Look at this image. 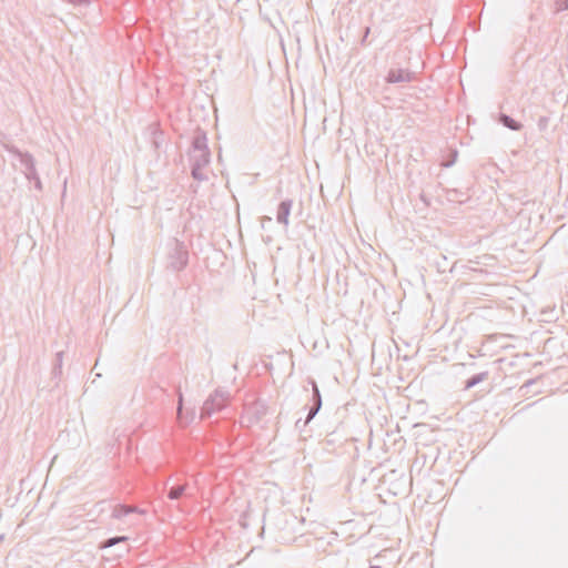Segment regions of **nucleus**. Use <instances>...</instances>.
Wrapping results in <instances>:
<instances>
[{"label":"nucleus","instance_id":"f257e3e1","mask_svg":"<svg viewBox=\"0 0 568 568\" xmlns=\"http://www.w3.org/2000/svg\"><path fill=\"white\" fill-rule=\"evenodd\" d=\"M189 156L192 176L197 181L207 180L204 169L207 168L211 162V152L207 146V136L205 133H199L193 138Z\"/></svg>","mask_w":568,"mask_h":568},{"label":"nucleus","instance_id":"f03ea898","mask_svg":"<svg viewBox=\"0 0 568 568\" xmlns=\"http://www.w3.org/2000/svg\"><path fill=\"white\" fill-rule=\"evenodd\" d=\"M230 399V393L226 389L217 388L204 402L201 409V418L210 417L216 412L223 409Z\"/></svg>","mask_w":568,"mask_h":568},{"label":"nucleus","instance_id":"7ed1b4c3","mask_svg":"<svg viewBox=\"0 0 568 568\" xmlns=\"http://www.w3.org/2000/svg\"><path fill=\"white\" fill-rule=\"evenodd\" d=\"M189 261V252L184 243L174 241L169 254V265L174 271L184 268Z\"/></svg>","mask_w":568,"mask_h":568},{"label":"nucleus","instance_id":"20e7f679","mask_svg":"<svg viewBox=\"0 0 568 568\" xmlns=\"http://www.w3.org/2000/svg\"><path fill=\"white\" fill-rule=\"evenodd\" d=\"M414 80V73L408 69H390L386 77L387 83H403Z\"/></svg>","mask_w":568,"mask_h":568},{"label":"nucleus","instance_id":"39448f33","mask_svg":"<svg viewBox=\"0 0 568 568\" xmlns=\"http://www.w3.org/2000/svg\"><path fill=\"white\" fill-rule=\"evenodd\" d=\"M312 389H313V396H312V406L308 409L307 417L304 422V425L308 424L318 413V410L322 407V396L318 389V386L315 382H312Z\"/></svg>","mask_w":568,"mask_h":568},{"label":"nucleus","instance_id":"423d86ee","mask_svg":"<svg viewBox=\"0 0 568 568\" xmlns=\"http://www.w3.org/2000/svg\"><path fill=\"white\" fill-rule=\"evenodd\" d=\"M293 206L292 200H284L280 203L277 209L276 221L283 224L285 227L288 226V216Z\"/></svg>","mask_w":568,"mask_h":568},{"label":"nucleus","instance_id":"0eeeda50","mask_svg":"<svg viewBox=\"0 0 568 568\" xmlns=\"http://www.w3.org/2000/svg\"><path fill=\"white\" fill-rule=\"evenodd\" d=\"M499 121L503 123V125L513 131H519L521 129V124L507 114H500Z\"/></svg>","mask_w":568,"mask_h":568},{"label":"nucleus","instance_id":"6e6552de","mask_svg":"<svg viewBox=\"0 0 568 568\" xmlns=\"http://www.w3.org/2000/svg\"><path fill=\"white\" fill-rule=\"evenodd\" d=\"M17 156L20 159V163L23 166V170L30 169L36 164L33 156L29 153H22L17 150Z\"/></svg>","mask_w":568,"mask_h":568},{"label":"nucleus","instance_id":"1a4fd4ad","mask_svg":"<svg viewBox=\"0 0 568 568\" xmlns=\"http://www.w3.org/2000/svg\"><path fill=\"white\" fill-rule=\"evenodd\" d=\"M187 489V486L186 485H181V486H176V487H172L169 493H168V498L171 499V500H176L179 499L183 494H185Z\"/></svg>","mask_w":568,"mask_h":568},{"label":"nucleus","instance_id":"9d476101","mask_svg":"<svg viewBox=\"0 0 568 568\" xmlns=\"http://www.w3.org/2000/svg\"><path fill=\"white\" fill-rule=\"evenodd\" d=\"M486 376H487V373H479V374L474 375L471 378H469L466 382V388H471V387L476 386L477 384L483 382L486 378Z\"/></svg>","mask_w":568,"mask_h":568},{"label":"nucleus","instance_id":"9b49d317","mask_svg":"<svg viewBox=\"0 0 568 568\" xmlns=\"http://www.w3.org/2000/svg\"><path fill=\"white\" fill-rule=\"evenodd\" d=\"M128 515V510L124 505H116L113 507L112 510V518L114 519H121Z\"/></svg>","mask_w":568,"mask_h":568},{"label":"nucleus","instance_id":"f8f14e48","mask_svg":"<svg viewBox=\"0 0 568 568\" xmlns=\"http://www.w3.org/2000/svg\"><path fill=\"white\" fill-rule=\"evenodd\" d=\"M128 538L122 536V537H113V538H109L104 544H103V547L104 548H109V547H112L114 546L115 544L120 542V541H125Z\"/></svg>","mask_w":568,"mask_h":568},{"label":"nucleus","instance_id":"ddd939ff","mask_svg":"<svg viewBox=\"0 0 568 568\" xmlns=\"http://www.w3.org/2000/svg\"><path fill=\"white\" fill-rule=\"evenodd\" d=\"M23 173L29 181L39 176L37 169H36V164L33 166H31L30 169L23 170Z\"/></svg>","mask_w":568,"mask_h":568},{"label":"nucleus","instance_id":"4468645a","mask_svg":"<svg viewBox=\"0 0 568 568\" xmlns=\"http://www.w3.org/2000/svg\"><path fill=\"white\" fill-rule=\"evenodd\" d=\"M178 418L180 420L183 419V396L182 393H179V403H178Z\"/></svg>","mask_w":568,"mask_h":568},{"label":"nucleus","instance_id":"2eb2a0df","mask_svg":"<svg viewBox=\"0 0 568 568\" xmlns=\"http://www.w3.org/2000/svg\"><path fill=\"white\" fill-rule=\"evenodd\" d=\"M62 359H63V353L62 352H58L57 353V366L54 367V373H61V367H62Z\"/></svg>","mask_w":568,"mask_h":568},{"label":"nucleus","instance_id":"dca6fc26","mask_svg":"<svg viewBox=\"0 0 568 568\" xmlns=\"http://www.w3.org/2000/svg\"><path fill=\"white\" fill-rule=\"evenodd\" d=\"M557 11H564L568 9V0H556Z\"/></svg>","mask_w":568,"mask_h":568},{"label":"nucleus","instance_id":"f3484780","mask_svg":"<svg viewBox=\"0 0 568 568\" xmlns=\"http://www.w3.org/2000/svg\"><path fill=\"white\" fill-rule=\"evenodd\" d=\"M547 124H548V118L542 116V118H540V119H539V121H538V128H539L540 130H545V129L547 128Z\"/></svg>","mask_w":568,"mask_h":568},{"label":"nucleus","instance_id":"a211bd4d","mask_svg":"<svg viewBox=\"0 0 568 568\" xmlns=\"http://www.w3.org/2000/svg\"><path fill=\"white\" fill-rule=\"evenodd\" d=\"M32 181H34V186L37 190H42V183H41V180L39 176H37L36 179H33Z\"/></svg>","mask_w":568,"mask_h":568},{"label":"nucleus","instance_id":"6ab92c4d","mask_svg":"<svg viewBox=\"0 0 568 568\" xmlns=\"http://www.w3.org/2000/svg\"><path fill=\"white\" fill-rule=\"evenodd\" d=\"M126 510H128V515L131 514V513H136L139 511L138 508L135 507H132V506H125Z\"/></svg>","mask_w":568,"mask_h":568},{"label":"nucleus","instance_id":"aec40b11","mask_svg":"<svg viewBox=\"0 0 568 568\" xmlns=\"http://www.w3.org/2000/svg\"><path fill=\"white\" fill-rule=\"evenodd\" d=\"M194 416H195V414H194V412H192V413H191V416H190L189 418H186V423H191V422H193Z\"/></svg>","mask_w":568,"mask_h":568},{"label":"nucleus","instance_id":"412c9836","mask_svg":"<svg viewBox=\"0 0 568 568\" xmlns=\"http://www.w3.org/2000/svg\"><path fill=\"white\" fill-rule=\"evenodd\" d=\"M368 33H369V28L366 29L364 40L367 38Z\"/></svg>","mask_w":568,"mask_h":568},{"label":"nucleus","instance_id":"4be33fe9","mask_svg":"<svg viewBox=\"0 0 568 568\" xmlns=\"http://www.w3.org/2000/svg\"><path fill=\"white\" fill-rule=\"evenodd\" d=\"M246 422V417L243 416L241 423L244 424Z\"/></svg>","mask_w":568,"mask_h":568},{"label":"nucleus","instance_id":"5701e85b","mask_svg":"<svg viewBox=\"0 0 568 568\" xmlns=\"http://www.w3.org/2000/svg\"><path fill=\"white\" fill-rule=\"evenodd\" d=\"M369 568H382V567H379V566H371Z\"/></svg>","mask_w":568,"mask_h":568},{"label":"nucleus","instance_id":"b1692460","mask_svg":"<svg viewBox=\"0 0 568 568\" xmlns=\"http://www.w3.org/2000/svg\"><path fill=\"white\" fill-rule=\"evenodd\" d=\"M3 538H4V536H3V535H0V541H1Z\"/></svg>","mask_w":568,"mask_h":568}]
</instances>
